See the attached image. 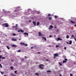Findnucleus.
Listing matches in <instances>:
<instances>
[{"instance_id":"1","label":"nucleus","mask_w":76,"mask_h":76,"mask_svg":"<svg viewBox=\"0 0 76 76\" xmlns=\"http://www.w3.org/2000/svg\"><path fill=\"white\" fill-rule=\"evenodd\" d=\"M44 65L42 64H40V65H39V68L41 69H44V67H42V66L44 67Z\"/></svg>"},{"instance_id":"2","label":"nucleus","mask_w":76,"mask_h":76,"mask_svg":"<svg viewBox=\"0 0 76 76\" xmlns=\"http://www.w3.org/2000/svg\"><path fill=\"white\" fill-rule=\"evenodd\" d=\"M3 26L5 27H7L9 26V25L7 23H4L3 24Z\"/></svg>"},{"instance_id":"3","label":"nucleus","mask_w":76,"mask_h":76,"mask_svg":"<svg viewBox=\"0 0 76 76\" xmlns=\"http://www.w3.org/2000/svg\"><path fill=\"white\" fill-rule=\"evenodd\" d=\"M61 38V37H58V38L57 39H56V40L57 41H58L59 40H61V41L62 40V39H60Z\"/></svg>"},{"instance_id":"4","label":"nucleus","mask_w":76,"mask_h":76,"mask_svg":"<svg viewBox=\"0 0 76 76\" xmlns=\"http://www.w3.org/2000/svg\"><path fill=\"white\" fill-rule=\"evenodd\" d=\"M54 56H55V57H58V56H59V54H58L56 53L54 54Z\"/></svg>"},{"instance_id":"5","label":"nucleus","mask_w":76,"mask_h":76,"mask_svg":"<svg viewBox=\"0 0 76 76\" xmlns=\"http://www.w3.org/2000/svg\"><path fill=\"white\" fill-rule=\"evenodd\" d=\"M66 43L68 44H70V45H71L72 43V41H70L69 43L67 42H66Z\"/></svg>"},{"instance_id":"6","label":"nucleus","mask_w":76,"mask_h":76,"mask_svg":"<svg viewBox=\"0 0 76 76\" xmlns=\"http://www.w3.org/2000/svg\"><path fill=\"white\" fill-rule=\"evenodd\" d=\"M38 36H42V33L40 32H38Z\"/></svg>"},{"instance_id":"7","label":"nucleus","mask_w":76,"mask_h":76,"mask_svg":"<svg viewBox=\"0 0 76 76\" xmlns=\"http://www.w3.org/2000/svg\"><path fill=\"white\" fill-rule=\"evenodd\" d=\"M19 10L18 9H16L15 10H14V12H18L19 11Z\"/></svg>"},{"instance_id":"8","label":"nucleus","mask_w":76,"mask_h":76,"mask_svg":"<svg viewBox=\"0 0 76 76\" xmlns=\"http://www.w3.org/2000/svg\"><path fill=\"white\" fill-rule=\"evenodd\" d=\"M33 23L34 25V26H36V22H35L33 21Z\"/></svg>"},{"instance_id":"9","label":"nucleus","mask_w":76,"mask_h":76,"mask_svg":"<svg viewBox=\"0 0 76 76\" xmlns=\"http://www.w3.org/2000/svg\"><path fill=\"white\" fill-rule=\"evenodd\" d=\"M20 45H24V44H25V43L24 42H20Z\"/></svg>"},{"instance_id":"10","label":"nucleus","mask_w":76,"mask_h":76,"mask_svg":"<svg viewBox=\"0 0 76 76\" xmlns=\"http://www.w3.org/2000/svg\"><path fill=\"white\" fill-rule=\"evenodd\" d=\"M12 40L13 41H17V39H12Z\"/></svg>"},{"instance_id":"11","label":"nucleus","mask_w":76,"mask_h":76,"mask_svg":"<svg viewBox=\"0 0 76 76\" xmlns=\"http://www.w3.org/2000/svg\"><path fill=\"white\" fill-rule=\"evenodd\" d=\"M12 46L14 48L17 47V46H16L15 45H12Z\"/></svg>"},{"instance_id":"12","label":"nucleus","mask_w":76,"mask_h":76,"mask_svg":"<svg viewBox=\"0 0 76 76\" xmlns=\"http://www.w3.org/2000/svg\"><path fill=\"white\" fill-rule=\"evenodd\" d=\"M24 35H26L28 36V33H26V32H25L24 33Z\"/></svg>"},{"instance_id":"13","label":"nucleus","mask_w":76,"mask_h":76,"mask_svg":"<svg viewBox=\"0 0 76 76\" xmlns=\"http://www.w3.org/2000/svg\"><path fill=\"white\" fill-rule=\"evenodd\" d=\"M40 24V22H38L37 23V26H38Z\"/></svg>"},{"instance_id":"14","label":"nucleus","mask_w":76,"mask_h":76,"mask_svg":"<svg viewBox=\"0 0 76 76\" xmlns=\"http://www.w3.org/2000/svg\"><path fill=\"white\" fill-rule=\"evenodd\" d=\"M70 22H71V23H75V22H74L73 21H72L71 20H70Z\"/></svg>"},{"instance_id":"15","label":"nucleus","mask_w":76,"mask_h":76,"mask_svg":"<svg viewBox=\"0 0 76 76\" xmlns=\"http://www.w3.org/2000/svg\"><path fill=\"white\" fill-rule=\"evenodd\" d=\"M66 62H67V61H66L64 60V61H63V64H64L65 63H66Z\"/></svg>"},{"instance_id":"16","label":"nucleus","mask_w":76,"mask_h":76,"mask_svg":"<svg viewBox=\"0 0 76 76\" xmlns=\"http://www.w3.org/2000/svg\"><path fill=\"white\" fill-rule=\"evenodd\" d=\"M14 28H15V30H17V29H18V27L14 26Z\"/></svg>"},{"instance_id":"17","label":"nucleus","mask_w":76,"mask_h":76,"mask_svg":"<svg viewBox=\"0 0 76 76\" xmlns=\"http://www.w3.org/2000/svg\"><path fill=\"white\" fill-rule=\"evenodd\" d=\"M17 52L18 53H20L21 52V50H19L18 51H17Z\"/></svg>"},{"instance_id":"18","label":"nucleus","mask_w":76,"mask_h":76,"mask_svg":"<svg viewBox=\"0 0 76 76\" xmlns=\"http://www.w3.org/2000/svg\"><path fill=\"white\" fill-rule=\"evenodd\" d=\"M42 39H44L46 41H47V39L45 38V37H42Z\"/></svg>"},{"instance_id":"19","label":"nucleus","mask_w":76,"mask_h":76,"mask_svg":"<svg viewBox=\"0 0 76 76\" xmlns=\"http://www.w3.org/2000/svg\"><path fill=\"white\" fill-rule=\"evenodd\" d=\"M6 47H7V48L8 50H10V47H9L8 46H7Z\"/></svg>"},{"instance_id":"20","label":"nucleus","mask_w":76,"mask_h":76,"mask_svg":"<svg viewBox=\"0 0 76 76\" xmlns=\"http://www.w3.org/2000/svg\"><path fill=\"white\" fill-rule=\"evenodd\" d=\"M20 32H21L22 33H23V32H24V31L23 30H22V29H21Z\"/></svg>"},{"instance_id":"21","label":"nucleus","mask_w":76,"mask_h":76,"mask_svg":"<svg viewBox=\"0 0 76 76\" xmlns=\"http://www.w3.org/2000/svg\"><path fill=\"white\" fill-rule=\"evenodd\" d=\"M59 65H60V66H61L62 65V64H61V63H59Z\"/></svg>"},{"instance_id":"22","label":"nucleus","mask_w":76,"mask_h":76,"mask_svg":"<svg viewBox=\"0 0 76 76\" xmlns=\"http://www.w3.org/2000/svg\"><path fill=\"white\" fill-rule=\"evenodd\" d=\"M10 69L11 70H13V66L11 67Z\"/></svg>"},{"instance_id":"23","label":"nucleus","mask_w":76,"mask_h":76,"mask_svg":"<svg viewBox=\"0 0 76 76\" xmlns=\"http://www.w3.org/2000/svg\"><path fill=\"white\" fill-rule=\"evenodd\" d=\"M24 45H25V46L27 47L28 45H27V44L26 43V44H25Z\"/></svg>"},{"instance_id":"24","label":"nucleus","mask_w":76,"mask_h":76,"mask_svg":"<svg viewBox=\"0 0 76 76\" xmlns=\"http://www.w3.org/2000/svg\"><path fill=\"white\" fill-rule=\"evenodd\" d=\"M35 75H37L38 76H39V74L38 73H35Z\"/></svg>"},{"instance_id":"25","label":"nucleus","mask_w":76,"mask_h":76,"mask_svg":"<svg viewBox=\"0 0 76 76\" xmlns=\"http://www.w3.org/2000/svg\"><path fill=\"white\" fill-rule=\"evenodd\" d=\"M46 72L47 73H48V72H51V71L50 70H48L47 71H46Z\"/></svg>"},{"instance_id":"26","label":"nucleus","mask_w":76,"mask_h":76,"mask_svg":"<svg viewBox=\"0 0 76 76\" xmlns=\"http://www.w3.org/2000/svg\"><path fill=\"white\" fill-rule=\"evenodd\" d=\"M66 38H67V39H68V38H69V35H67L66 36Z\"/></svg>"},{"instance_id":"27","label":"nucleus","mask_w":76,"mask_h":76,"mask_svg":"<svg viewBox=\"0 0 76 76\" xmlns=\"http://www.w3.org/2000/svg\"><path fill=\"white\" fill-rule=\"evenodd\" d=\"M1 58H2L3 59H5V58L4 57L1 56Z\"/></svg>"},{"instance_id":"28","label":"nucleus","mask_w":76,"mask_h":76,"mask_svg":"<svg viewBox=\"0 0 76 76\" xmlns=\"http://www.w3.org/2000/svg\"><path fill=\"white\" fill-rule=\"evenodd\" d=\"M52 17H50L49 18V20H52Z\"/></svg>"},{"instance_id":"29","label":"nucleus","mask_w":76,"mask_h":76,"mask_svg":"<svg viewBox=\"0 0 76 76\" xmlns=\"http://www.w3.org/2000/svg\"><path fill=\"white\" fill-rule=\"evenodd\" d=\"M17 70H16L14 71V73H15L16 74H17Z\"/></svg>"},{"instance_id":"30","label":"nucleus","mask_w":76,"mask_h":76,"mask_svg":"<svg viewBox=\"0 0 76 76\" xmlns=\"http://www.w3.org/2000/svg\"><path fill=\"white\" fill-rule=\"evenodd\" d=\"M13 36H15L16 35V34L15 33H13Z\"/></svg>"},{"instance_id":"31","label":"nucleus","mask_w":76,"mask_h":76,"mask_svg":"<svg viewBox=\"0 0 76 76\" xmlns=\"http://www.w3.org/2000/svg\"><path fill=\"white\" fill-rule=\"evenodd\" d=\"M2 66L1 65V64H0V67H1V68H2Z\"/></svg>"},{"instance_id":"32","label":"nucleus","mask_w":76,"mask_h":76,"mask_svg":"<svg viewBox=\"0 0 76 76\" xmlns=\"http://www.w3.org/2000/svg\"><path fill=\"white\" fill-rule=\"evenodd\" d=\"M20 31H21V30H18V32H20Z\"/></svg>"},{"instance_id":"33","label":"nucleus","mask_w":76,"mask_h":76,"mask_svg":"<svg viewBox=\"0 0 76 76\" xmlns=\"http://www.w3.org/2000/svg\"><path fill=\"white\" fill-rule=\"evenodd\" d=\"M46 61H49V60H48V59H46Z\"/></svg>"},{"instance_id":"34","label":"nucleus","mask_w":76,"mask_h":76,"mask_svg":"<svg viewBox=\"0 0 76 76\" xmlns=\"http://www.w3.org/2000/svg\"><path fill=\"white\" fill-rule=\"evenodd\" d=\"M70 76H73V74H72L71 73L70 74Z\"/></svg>"},{"instance_id":"35","label":"nucleus","mask_w":76,"mask_h":76,"mask_svg":"<svg viewBox=\"0 0 76 76\" xmlns=\"http://www.w3.org/2000/svg\"><path fill=\"white\" fill-rule=\"evenodd\" d=\"M1 74H3V72H2L1 71Z\"/></svg>"},{"instance_id":"36","label":"nucleus","mask_w":76,"mask_h":76,"mask_svg":"<svg viewBox=\"0 0 76 76\" xmlns=\"http://www.w3.org/2000/svg\"><path fill=\"white\" fill-rule=\"evenodd\" d=\"M15 26V27H18V24H16L15 25V26Z\"/></svg>"},{"instance_id":"37","label":"nucleus","mask_w":76,"mask_h":76,"mask_svg":"<svg viewBox=\"0 0 76 76\" xmlns=\"http://www.w3.org/2000/svg\"><path fill=\"white\" fill-rule=\"evenodd\" d=\"M64 60H65L66 61H68L67 59H66V58L64 59Z\"/></svg>"},{"instance_id":"38","label":"nucleus","mask_w":76,"mask_h":76,"mask_svg":"<svg viewBox=\"0 0 76 76\" xmlns=\"http://www.w3.org/2000/svg\"><path fill=\"white\" fill-rule=\"evenodd\" d=\"M55 18H57V16L56 15L55 16Z\"/></svg>"},{"instance_id":"39","label":"nucleus","mask_w":76,"mask_h":76,"mask_svg":"<svg viewBox=\"0 0 76 76\" xmlns=\"http://www.w3.org/2000/svg\"><path fill=\"white\" fill-rule=\"evenodd\" d=\"M50 27L52 28H53V26H52V25H50Z\"/></svg>"},{"instance_id":"40","label":"nucleus","mask_w":76,"mask_h":76,"mask_svg":"<svg viewBox=\"0 0 76 76\" xmlns=\"http://www.w3.org/2000/svg\"><path fill=\"white\" fill-rule=\"evenodd\" d=\"M11 75L12 76L15 75H14L13 74H11Z\"/></svg>"},{"instance_id":"41","label":"nucleus","mask_w":76,"mask_h":76,"mask_svg":"<svg viewBox=\"0 0 76 76\" xmlns=\"http://www.w3.org/2000/svg\"><path fill=\"white\" fill-rule=\"evenodd\" d=\"M21 61H24V59L23 58L21 59Z\"/></svg>"},{"instance_id":"42","label":"nucleus","mask_w":76,"mask_h":76,"mask_svg":"<svg viewBox=\"0 0 76 76\" xmlns=\"http://www.w3.org/2000/svg\"><path fill=\"white\" fill-rule=\"evenodd\" d=\"M51 16L50 14H49L48 15V17H49V16Z\"/></svg>"},{"instance_id":"43","label":"nucleus","mask_w":76,"mask_h":76,"mask_svg":"<svg viewBox=\"0 0 76 76\" xmlns=\"http://www.w3.org/2000/svg\"><path fill=\"white\" fill-rule=\"evenodd\" d=\"M56 47H59V45H56Z\"/></svg>"},{"instance_id":"44","label":"nucleus","mask_w":76,"mask_h":76,"mask_svg":"<svg viewBox=\"0 0 76 76\" xmlns=\"http://www.w3.org/2000/svg\"><path fill=\"white\" fill-rule=\"evenodd\" d=\"M2 58V56H0V60H1V58Z\"/></svg>"},{"instance_id":"45","label":"nucleus","mask_w":76,"mask_h":76,"mask_svg":"<svg viewBox=\"0 0 76 76\" xmlns=\"http://www.w3.org/2000/svg\"><path fill=\"white\" fill-rule=\"evenodd\" d=\"M66 47H65L64 48V49L65 50H66Z\"/></svg>"},{"instance_id":"46","label":"nucleus","mask_w":76,"mask_h":76,"mask_svg":"<svg viewBox=\"0 0 76 76\" xmlns=\"http://www.w3.org/2000/svg\"><path fill=\"white\" fill-rule=\"evenodd\" d=\"M31 48L32 49H33V47H31Z\"/></svg>"},{"instance_id":"47","label":"nucleus","mask_w":76,"mask_h":76,"mask_svg":"<svg viewBox=\"0 0 76 76\" xmlns=\"http://www.w3.org/2000/svg\"><path fill=\"white\" fill-rule=\"evenodd\" d=\"M29 22H30V23L31 22V20H29Z\"/></svg>"},{"instance_id":"48","label":"nucleus","mask_w":76,"mask_h":76,"mask_svg":"<svg viewBox=\"0 0 76 76\" xmlns=\"http://www.w3.org/2000/svg\"><path fill=\"white\" fill-rule=\"evenodd\" d=\"M74 39H75V41H76V38H75V37H74Z\"/></svg>"},{"instance_id":"49","label":"nucleus","mask_w":76,"mask_h":76,"mask_svg":"<svg viewBox=\"0 0 76 76\" xmlns=\"http://www.w3.org/2000/svg\"><path fill=\"white\" fill-rule=\"evenodd\" d=\"M52 37V36L51 35H50V36H49V37H50V38H51V37Z\"/></svg>"},{"instance_id":"50","label":"nucleus","mask_w":76,"mask_h":76,"mask_svg":"<svg viewBox=\"0 0 76 76\" xmlns=\"http://www.w3.org/2000/svg\"><path fill=\"white\" fill-rule=\"evenodd\" d=\"M56 56H54L53 57L54 58H56Z\"/></svg>"},{"instance_id":"51","label":"nucleus","mask_w":76,"mask_h":76,"mask_svg":"<svg viewBox=\"0 0 76 76\" xmlns=\"http://www.w3.org/2000/svg\"><path fill=\"white\" fill-rule=\"evenodd\" d=\"M59 76H62V75L61 74H59Z\"/></svg>"},{"instance_id":"52","label":"nucleus","mask_w":76,"mask_h":76,"mask_svg":"<svg viewBox=\"0 0 76 76\" xmlns=\"http://www.w3.org/2000/svg\"><path fill=\"white\" fill-rule=\"evenodd\" d=\"M48 47H51V45H49V46H48Z\"/></svg>"},{"instance_id":"53","label":"nucleus","mask_w":76,"mask_h":76,"mask_svg":"<svg viewBox=\"0 0 76 76\" xmlns=\"http://www.w3.org/2000/svg\"><path fill=\"white\" fill-rule=\"evenodd\" d=\"M72 37H74V35H72Z\"/></svg>"},{"instance_id":"54","label":"nucleus","mask_w":76,"mask_h":76,"mask_svg":"<svg viewBox=\"0 0 76 76\" xmlns=\"http://www.w3.org/2000/svg\"><path fill=\"white\" fill-rule=\"evenodd\" d=\"M21 39V38H20V39H19V40H20Z\"/></svg>"},{"instance_id":"55","label":"nucleus","mask_w":76,"mask_h":76,"mask_svg":"<svg viewBox=\"0 0 76 76\" xmlns=\"http://www.w3.org/2000/svg\"><path fill=\"white\" fill-rule=\"evenodd\" d=\"M38 54H39V53L40 54V52H38Z\"/></svg>"},{"instance_id":"56","label":"nucleus","mask_w":76,"mask_h":76,"mask_svg":"<svg viewBox=\"0 0 76 76\" xmlns=\"http://www.w3.org/2000/svg\"><path fill=\"white\" fill-rule=\"evenodd\" d=\"M25 58H27V57H26V56L25 57Z\"/></svg>"},{"instance_id":"57","label":"nucleus","mask_w":76,"mask_h":76,"mask_svg":"<svg viewBox=\"0 0 76 76\" xmlns=\"http://www.w3.org/2000/svg\"><path fill=\"white\" fill-rule=\"evenodd\" d=\"M57 31L58 32V31H59V30H57Z\"/></svg>"},{"instance_id":"58","label":"nucleus","mask_w":76,"mask_h":76,"mask_svg":"<svg viewBox=\"0 0 76 76\" xmlns=\"http://www.w3.org/2000/svg\"><path fill=\"white\" fill-rule=\"evenodd\" d=\"M11 61H14V60H12Z\"/></svg>"},{"instance_id":"59","label":"nucleus","mask_w":76,"mask_h":76,"mask_svg":"<svg viewBox=\"0 0 76 76\" xmlns=\"http://www.w3.org/2000/svg\"><path fill=\"white\" fill-rule=\"evenodd\" d=\"M54 28H55V29H56V27H55Z\"/></svg>"},{"instance_id":"60","label":"nucleus","mask_w":76,"mask_h":76,"mask_svg":"<svg viewBox=\"0 0 76 76\" xmlns=\"http://www.w3.org/2000/svg\"><path fill=\"white\" fill-rule=\"evenodd\" d=\"M75 27H76V25H75Z\"/></svg>"},{"instance_id":"61","label":"nucleus","mask_w":76,"mask_h":76,"mask_svg":"<svg viewBox=\"0 0 76 76\" xmlns=\"http://www.w3.org/2000/svg\"><path fill=\"white\" fill-rule=\"evenodd\" d=\"M29 13V14H31V13H30H30Z\"/></svg>"},{"instance_id":"62","label":"nucleus","mask_w":76,"mask_h":76,"mask_svg":"<svg viewBox=\"0 0 76 76\" xmlns=\"http://www.w3.org/2000/svg\"><path fill=\"white\" fill-rule=\"evenodd\" d=\"M13 76H16V75H13Z\"/></svg>"},{"instance_id":"63","label":"nucleus","mask_w":76,"mask_h":76,"mask_svg":"<svg viewBox=\"0 0 76 76\" xmlns=\"http://www.w3.org/2000/svg\"><path fill=\"white\" fill-rule=\"evenodd\" d=\"M4 76H6V75H4Z\"/></svg>"},{"instance_id":"64","label":"nucleus","mask_w":76,"mask_h":76,"mask_svg":"<svg viewBox=\"0 0 76 76\" xmlns=\"http://www.w3.org/2000/svg\"><path fill=\"white\" fill-rule=\"evenodd\" d=\"M64 58H66V57L65 56V57H64Z\"/></svg>"}]
</instances>
